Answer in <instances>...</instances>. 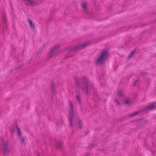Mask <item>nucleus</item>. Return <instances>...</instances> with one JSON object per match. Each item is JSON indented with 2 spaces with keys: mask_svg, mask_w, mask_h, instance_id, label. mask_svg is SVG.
Masks as SVG:
<instances>
[{
  "mask_svg": "<svg viewBox=\"0 0 156 156\" xmlns=\"http://www.w3.org/2000/svg\"><path fill=\"white\" fill-rule=\"evenodd\" d=\"M135 51H133L130 54V55H129V58H130V57H131L132 56H133V55L134 54V53H135Z\"/></svg>",
  "mask_w": 156,
  "mask_h": 156,
  "instance_id": "nucleus-12",
  "label": "nucleus"
},
{
  "mask_svg": "<svg viewBox=\"0 0 156 156\" xmlns=\"http://www.w3.org/2000/svg\"><path fill=\"white\" fill-rule=\"evenodd\" d=\"M70 110V111L69 112V115L70 117L69 118V123L70 125L72 126V120H73V118H72V115L73 114V107L72 103H70L69 104Z\"/></svg>",
  "mask_w": 156,
  "mask_h": 156,
  "instance_id": "nucleus-2",
  "label": "nucleus"
},
{
  "mask_svg": "<svg viewBox=\"0 0 156 156\" xmlns=\"http://www.w3.org/2000/svg\"><path fill=\"white\" fill-rule=\"evenodd\" d=\"M117 103H118V104H119V102L118 101H117Z\"/></svg>",
  "mask_w": 156,
  "mask_h": 156,
  "instance_id": "nucleus-19",
  "label": "nucleus"
},
{
  "mask_svg": "<svg viewBox=\"0 0 156 156\" xmlns=\"http://www.w3.org/2000/svg\"><path fill=\"white\" fill-rule=\"evenodd\" d=\"M87 86H86L85 87V88L83 90L84 91V93L86 94H87L88 92L87 91Z\"/></svg>",
  "mask_w": 156,
  "mask_h": 156,
  "instance_id": "nucleus-13",
  "label": "nucleus"
},
{
  "mask_svg": "<svg viewBox=\"0 0 156 156\" xmlns=\"http://www.w3.org/2000/svg\"><path fill=\"white\" fill-rule=\"evenodd\" d=\"M154 105L155 106V108H156V102H154Z\"/></svg>",
  "mask_w": 156,
  "mask_h": 156,
  "instance_id": "nucleus-18",
  "label": "nucleus"
},
{
  "mask_svg": "<svg viewBox=\"0 0 156 156\" xmlns=\"http://www.w3.org/2000/svg\"><path fill=\"white\" fill-rule=\"evenodd\" d=\"M77 99L79 101V102H80V98L79 96H77Z\"/></svg>",
  "mask_w": 156,
  "mask_h": 156,
  "instance_id": "nucleus-17",
  "label": "nucleus"
},
{
  "mask_svg": "<svg viewBox=\"0 0 156 156\" xmlns=\"http://www.w3.org/2000/svg\"><path fill=\"white\" fill-rule=\"evenodd\" d=\"M125 101L126 103L129 104L130 102V100L129 99H126L125 100Z\"/></svg>",
  "mask_w": 156,
  "mask_h": 156,
  "instance_id": "nucleus-14",
  "label": "nucleus"
},
{
  "mask_svg": "<svg viewBox=\"0 0 156 156\" xmlns=\"http://www.w3.org/2000/svg\"><path fill=\"white\" fill-rule=\"evenodd\" d=\"M62 145V143H58L56 145V148H57L60 149Z\"/></svg>",
  "mask_w": 156,
  "mask_h": 156,
  "instance_id": "nucleus-8",
  "label": "nucleus"
},
{
  "mask_svg": "<svg viewBox=\"0 0 156 156\" xmlns=\"http://www.w3.org/2000/svg\"><path fill=\"white\" fill-rule=\"evenodd\" d=\"M22 143L25 142V138L23 136L19 138Z\"/></svg>",
  "mask_w": 156,
  "mask_h": 156,
  "instance_id": "nucleus-11",
  "label": "nucleus"
},
{
  "mask_svg": "<svg viewBox=\"0 0 156 156\" xmlns=\"http://www.w3.org/2000/svg\"><path fill=\"white\" fill-rule=\"evenodd\" d=\"M138 113L137 112H135V113H134V114H132L131 115H130V116H133L135 115H136Z\"/></svg>",
  "mask_w": 156,
  "mask_h": 156,
  "instance_id": "nucleus-15",
  "label": "nucleus"
},
{
  "mask_svg": "<svg viewBox=\"0 0 156 156\" xmlns=\"http://www.w3.org/2000/svg\"><path fill=\"white\" fill-rule=\"evenodd\" d=\"M147 110H151L156 109L154 103H152L149 104L146 107Z\"/></svg>",
  "mask_w": 156,
  "mask_h": 156,
  "instance_id": "nucleus-3",
  "label": "nucleus"
},
{
  "mask_svg": "<svg viewBox=\"0 0 156 156\" xmlns=\"http://www.w3.org/2000/svg\"><path fill=\"white\" fill-rule=\"evenodd\" d=\"M17 128L18 131V135L19 136V137L20 138L22 136L21 134L20 131V129L17 126Z\"/></svg>",
  "mask_w": 156,
  "mask_h": 156,
  "instance_id": "nucleus-9",
  "label": "nucleus"
},
{
  "mask_svg": "<svg viewBox=\"0 0 156 156\" xmlns=\"http://www.w3.org/2000/svg\"><path fill=\"white\" fill-rule=\"evenodd\" d=\"M89 44V43L88 42H86L83 44H82V45L80 46L79 48H85L86 46H87Z\"/></svg>",
  "mask_w": 156,
  "mask_h": 156,
  "instance_id": "nucleus-6",
  "label": "nucleus"
},
{
  "mask_svg": "<svg viewBox=\"0 0 156 156\" xmlns=\"http://www.w3.org/2000/svg\"><path fill=\"white\" fill-rule=\"evenodd\" d=\"M28 21L30 23V25L31 28L32 29H33L34 28V23H33L32 21L30 19L28 20Z\"/></svg>",
  "mask_w": 156,
  "mask_h": 156,
  "instance_id": "nucleus-7",
  "label": "nucleus"
},
{
  "mask_svg": "<svg viewBox=\"0 0 156 156\" xmlns=\"http://www.w3.org/2000/svg\"><path fill=\"white\" fill-rule=\"evenodd\" d=\"M6 146L4 147V151L5 153H7V152L9 151V149L7 147V144H6Z\"/></svg>",
  "mask_w": 156,
  "mask_h": 156,
  "instance_id": "nucleus-10",
  "label": "nucleus"
},
{
  "mask_svg": "<svg viewBox=\"0 0 156 156\" xmlns=\"http://www.w3.org/2000/svg\"><path fill=\"white\" fill-rule=\"evenodd\" d=\"M87 3L86 2H83L81 3V6L84 10H86Z\"/></svg>",
  "mask_w": 156,
  "mask_h": 156,
  "instance_id": "nucleus-5",
  "label": "nucleus"
},
{
  "mask_svg": "<svg viewBox=\"0 0 156 156\" xmlns=\"http://www.w3.org/2000/svg\"><path fill=\"white\" fill-rule=\"evenodd\" d=\"M59 45H58V46H56L54 47V50H55V49H58V48H59Z\"/></svg>",
  "mask_w": 156,
  "mask_h": 156,
  "instance_id": "nucleus-16",
  "label": "nucleus"
},
{
  "mask_svg": "<svg viewBox=\"0 0 156 156\" xmlns=\"http://www.w3.org/2000/svg\"><path fill=\"white\" fill-rule=\"evenodd\" d=\"M108 57V53L106 51H105L101 53V55L96 60V62L98 64H101L105 61Z\"/></svg>",
  "mask_w": 156,
  "mask_h": 156,
  "instance_id": "nucleus-1",
  "label": "nucleus"
},
{
  "mask_svg": "<svg viewBox=\"0 0 156 156\" xmlns=\"http://www.w3.org/2000/svg\"><path fill=\"white\" fill-rule=\"evenodd\" d=\"M77 126L80 129H81L82 128L83 126V125L81 122V121L80 119H79L77 121Z\"/></svg>",
  "mask_w": 156,
  "mask_h": 156,
  "instance_id": "nucleus-4",
  "label": "nucleus"
}]
</instances>
